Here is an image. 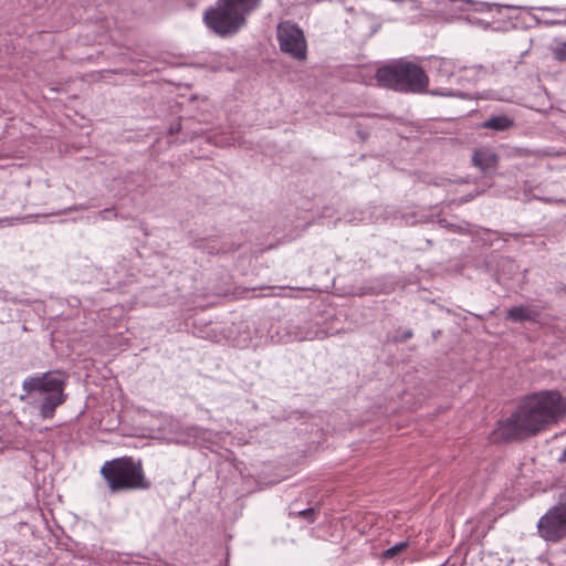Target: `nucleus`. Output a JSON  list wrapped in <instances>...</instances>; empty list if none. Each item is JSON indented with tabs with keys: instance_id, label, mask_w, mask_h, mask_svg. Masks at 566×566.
<instances>
[{
	"instance_id": "obj_1",
	"label": "nucleus",
	"mask_w": 566,
	"mask_h": 566,
	"mask_svg": "<svg viewBox=\"0 0 566 566\" xmlns=\"http://www.w3.org/2000/svg\"><path fill=\"white\" fill-rule=\"evenodd\" d=\"M566 413V399L558 391H541L524 398L518 408L493 431L494 440H522L556 423Z\"/></svg>"
},
{
	"instance_id": "obj_2",
	"label": "nucleus",
	"mask_w": 566,
	"mask_h": 566,
	"mask_svg": "<svg viewBox=\"0 0 566 566\" xmlns=\"http://www.w3.org/2000/svg\"><path fill=\"white\" fill-rule=\"evenodd\" d=\"M67 378V374L62 370H51L23 380L22 389L27 396L38 400L42 419H52L56 408L65 402Z\"/></svg>"
},
{
	"instance_id": "obj_3",
	"label": "nucleus",
	"mask_w": 566,
	"mask_h": 566,
	"mask_svg": "<svg viewBox=\"0 0 566 566\" xmlns=\"http://www.w3.org/2000/svg\"><path fill=\"white\" fill-rule=\"evenodd\" d=\"M261 0H218L206 10L203 21L220 36L235 34L247 23V17L256 10Z\"/></svg>"
},
{
	"instance_id": "obj_4",
	"label": "nucleus",
	"mask_w": 566,
	"mask_h": 566,
	"mask_svg": "<svg viewBox=\"0 0 566 566\" xmlns=\"http://www.w3.org/2000/svg\"><path fill=\"white\" fill-rule=\"evenodd\" d=\"M375 77L379 86L402 93H422L429 83L423 69L406 60L380 66Z\"/></svg>"
},
{
	"instance_id": "obj_5",
	"label": "nucleus",
	"mask_w": 566,
	"mask_h": 566,
	"mask_svg": "<svg viewBox=\"0 0 566 566\" xmlns=\"http://www.w3.org/2000/svg\"><path fill=\"white\" fill-rule=\"evenodd\" d=\"M101 474L113 493L148 490L151 485L144 474L142 462L132 458L106 461L101 469Z\"/></svg>"
},
{
	"instance_id": "obj_6",
	"label": "nucleus",
	"mask_w": 566,
	"mask_h": 566,
	"mask_svg": "<svg viewBox=\"0 0 566 566\" xmlns=\"http://www.w3.org/2000/svg\"><path fill=\"white\" fill-rule=\"evenodd\" d=\"M276 39L280 50L294 59L303 62L307 57V42L303 30L291 21L280 22L276 27Z\"/></svg>"
},
{
	"instance_id": "obj_7",
	"label": "nucleus",
	"mask_w": 566,
	"mask_h": 566,
	"mask_svg": "<svg viewBox=\"0 0 566 566\" xmlns=\"http://www.w3.org/2000/svg\"><path fill=\"white\" fill-rule=\"evenodd\" d=\"M538 534L547 542L557 543L566 537V507L552 506L537 523Z\"/></svg>"
},
{
	"instance_id": "obj_8",
	"label": "nucleus",
	"mask_w": 566,
	"mask_h": 566,
	"mask_svg": "<svg viewBox=\"0 0 566 566\" xmlns=\"http://www.w3.org/2000/svg\"><path fill=\"white\" fill-rule=\"evenodd\" d=\"M472 163L481 171L486 172L497 167L499 155L491 147H480L473 151Z\"/></svg>"
},
{
	"instance_id": "obj_9",
	"label": "nucleus",
	"mask_w": 566,
	"mask_h": 566,
	"mask_svg": "<svg viewBox=\"0 0 566 566\" xmlns=\"http://www.w3.org/2000/svg\"><path fill=\"white\" fill-rule=\"evenodd\" d=\"M515 125V120L513 117L509 115H496L492 116L489 119L484 120L481 124V128L492 129L495 132H505L513 128Z\"/></svg>"
},
{
	"instance_id": "obj_10",
	"label": "nucleus",
	"mask_w": 566,
	"mask_h": 566,
	"mask_svg": "<svg viewBox=\"0 0 566 566\" xmlns=\"http://www.w3.org/2000/svg\"><path fill=\"white\" fill-rule=\"evenodd\" d=\"M538 316V312L530 306H515L509 310L507 319L512 322H526L535 321Z\"/></svg>"
},
{
	"instance_id": "obj_11",
	"label": "nucleus",
	"mask_w": 566,
	"mask_h": 566,
	"mask_svg": "<svg viewBox=\"0 0 566 566\" xmlns=\"http://www.w3.org/2000/svg\"><path fill=\"white\" fill-rule=\"evenodd\" d=\"M408 547H409L408 541L399 542V543L395 544L394 546L385 549L381 553V558L382 559H391V558L398 556L399 554H401L402 552H405Z\"/></svg>"
},
{
	"instance_id": "obj_12",
	"label": "nucleus",
	"mask_w": 566,
	"mask_h": 566,
	"mask_svg": "<svg viewBox=\"0 0 566 566\" xmlns=\"http://www.w3.org/2000/svg\"><path fill=\"white\" fill-rule=\"evenodd\" d=\"M553 56L559 62H566V41L553 48Z\"/></svg>"
},
{
	"instance_id": "obj_13",
	"label": "nucleus",
	"mask_w": 566,
	"mask_h": 566,
	"mask_svg": "<svg viewBox=\"0 0 566 566\" xmlns=\"http://www.w3.org/2000/svg\"><path fill=\"white\" fill-rule=\"evenodd\" d=\"M315 510L313 507L298 512V516L306 518L310 523L314 522Z\"/></svg>"
},
{
	"instance_id": "obj_14",
	"label": "nucleus",
	"mask_w": 566,
	"mask_h": 566,
	"mask_svg": "<svg viewBox=\"0 0 566 566\" xmlns=\"http://www.w3.org/2000/svg\"><path fill=\"white\" fill-rule=\"evenodd\" d=\"M558 504L566 507V489L560 493Z\"/></svg>"
},
{
	"instance_id": "obj_15",
	"label": "nucleus",
	"mask_w": 566,
	"mask_h": 566,
	"mask_svg": "<svg viewBox=\"0 0 566 566\" xmlns=\"http://www.w3.org/2000/svg\"><path fill=\"white\" fill-rule=\"evenodd\" d=\"M562 460H563V461H566V447H565V450H564V452H563Z\"/></svg>"
},
{
	"instance_id": "obj_16",
	"label": "nucleus",
	"mask_w": 566,
	"mask_h": 566,
	"mask_svg": "<svg viewBox=\"0 0 566 566\" xmlns=\"http://www.w3.org/2000/svg\"><path fill=\"white\" fill-rule=\"evenodd\" d=\"M109 212H111L109 210H104V211L102 212L103 218H106V214H107V213H109Z\"/></svg>"
},
{
	"instance_id": "obj_17",
	"label": "nucleus",
	"mask_w": 566,
	"mask_h": 566,
	"mask_svg": "<svg viewBox=\"0 0 566 566\" xmlns=\"http://www.w3.org/2000/svg\"><path fill=\"white\" fill-rule=\"evenodd\" d=\"M411 337V332H408V334L406 335V338H409Z\"/></svg>"
}]
</instances>
